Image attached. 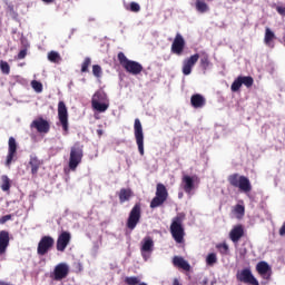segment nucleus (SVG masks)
<instances>
[{
  "label": "nucleus",
  "instance_id": "obj_1",
  "mask_svg": "<svg viewBox=\"0 0 285 285\" xmlns=\"http://www.w3.org/2000/svg\"><path fill=\"white\" fill-rule=\"evenodd\" d=\"M185 218H186V215L178 214L175 218H173V222L170 225L171 237L175 239L177 244L184 243V236L186 235V232H184Z\"/></svg>",
  "mask_w": 285,
  "mask_h": 285
},
{
  "label": "nucleus",
  "instance_id": "obj_2",
  "mask_svg": "<svg viewBox=\"0 0 285 285\" xmlns=\"http://www.w3.org/2000/svg\"><path fill=\"white\" fill-rule=\"evenodd\" d=\"M91 107L94 110H97V112H106V110L110 108L108 95L102 90L96 91L91 98Z\"/></svg>",
  "mask_w": 285,
  "mask_h": 285
},
{
  "label": "nucleus",
  "instance_id": "obj_3",
  "mask_svg": "<svg viewBox=\"0 0 285 285\" xmlns=\"http://www.w3.org/2000/svg\"><path fill=\"white\" fill-rule=\"evenodd\" d=\"M118 60L120 66H122V68H125V70L130 75H140L144 70V66H141V63L128 60L124 52L118 53Z\"/></svg>",
  "mask_w": 285,
  "mask_h": 285
},
{
  "label": "nucleus",
  "instance_id": "obj_4",
  "mask_svg": "<svg viewBox=\"0 0 285 285\" xmlns=\"http://www.w3.org/2000/svg\"><path fill=\"white\" fill-rule=\"evenodd\" d=\"M228 181L230 186H234V188H239L240 193H250V190H253L250 180L246 176L234 174L228 177Z\"/></svg>",
  "mask_w": 285,
  "mask_h": 285
},
{
  "label": "nucleus",
  "instance_id": "obj_5",
  "mask_svg": "<svg viewBox=\"0 0 285 285\" xmlns=\"http://www.w3.org/2000/svg\"><path fill=\"white\" fill-rule=\"evenodd\" d=\"M166 199H168V189H166L164 184L159 183L156 187V196L150 203V208H159V206H161Z\"/></svg>",
  "mask_w": 285,
  "mask_h": 285
},
{
  "label": "nucleus",
  "instance_id": "obj_6",
  "mask_svg": "<svg viewBox=\"0 0 285 285\" xmlns=\"http://www.w3.org/2000/svg\"><path fill=\"white\" fill-rule=\"evenodd\" d=\"M199 186V177L196 175H184L181 178V188L187 195H193V190H196Z\"/></svg>",
  "mask_w": 285,
  "mask_h": 285
},
{
  "label": "nucleus",
  "instance_id": "obj_7",
  "mask_svg": "<svg viewBox=\"0 0 285 285\" xmlns=\"http://www.w3.org/2000/svg\"><path fill=\"white\" fill-rule=\"evenodd\" d=\"M81 159H83V149L81 146L75 145L70 150L69 168L71 170H77V166L81 164Z\"/></svg>",
  "mask_w": 285,
  "mask_h": 285
},
{
  "label": "nucleus",
  "instance_id": "obj_8",
  "mask_svg": "<svg viewBox=\"0 0 285 285\" xmlns=\"http://www.w3.org/2000/svg\"><path fill=\"white\" fill-rule=\"evenodd\" d=\"M153 250H155V240H153V237L146 236L140 242V253L145 262H148V259H150Z\"/></svg>",
  "mask_w": 285,
  "mask_h": 285
},
{
  "label": "nucleus",
  "instance_id": "obj_9",
  "mask_svg": "<svg viewBox=\"0 0 285 285\" xmlns=\"http://www.w3.org/2000/svg\"><path fill=\"white\" fill-rule=\"evenodd\" d=\"M134 135L139 154L144 156V127L141 126V121L138 118L135 119Z\"/></svg>",
  "mask_w": 285,
  "mask_h": 285
},
{
  "label": "nucleus",
  "instance_id": "obj_10",
  "mask_svg": "<svg viewBox=\"0 0 285 285\" xmlns=\"http://www.w3.org/2000/svg\"><path fill=\"white\" fill-rule=\"evenodd\" d=\"M140 219H141V205L136 204L129 214V217L127 220V228H129L130 230H135Z\"/></svg>",
  "mask_w": 285,
  "mask_h": 285
},
{
  "label": "nucleus",
  "instance_id": "obj_11",
  "mask_svg": "<svg viewBox=\"0 0 285 285\" xmlns=\"http://www.w3.org/2000/svg\"><path fill=\"white\" fill-rule=\"evenodd\" d=\"M58 119L65 130L63 135H68V108L63 101L58 104Z\"/></svg>",
  "mask_w": 285,
  "mask_h": 285
},
{
  "label": "nucleus",
  "instance_id": "obj_12",
  "mask_svg": "<svg viewBox=\"0 0 285 285\" xmlns=\"http://www.w3.org/2000/svg\"><path fill=\"white\" fill-rule=\"evenodd\" d=\"M55 246V238L51 236H43L38 244V255H46L50 248Z\"/></svg>",
  "mask_w": 285,
  "mask_h": 285
},
{
  "label": "nucleus",
  "instance_id": "obj_13",
  "mask_svg": "<svg viewBox=\"0 0 285 285\" xmlns=\"http://www.w3.org/2000/svg\"><path fill=\"white\" fill-rule=\"evenodd\" d=\"M237 279L239 282H244V284H250V285H259V282H257V278L253 276V273L250 269L245 268L237 273Z\"/></svg>",
  "mask_w": 285,
  "mask_h": 285
},
{
  "label": "nucleus",
  "instance_id": "obj_14",
  "mask_svg": "<svg viewBox=\"0 0 285 285\" xmlns=\"http://www.w3.org/2000/svg\"><path fill=\"white\" fill-rule=\"evenodd\" d=\"M69 271L70 268L68 267V264L60 263L55 267L53 278L56 282H61V279H66V277H68Z\"/></svg>",
  "mask_w": 285,
  "mask_h": 285
},
{
  "label": "nucleus",
  "instance_id": "obj_15",
  "mask_svg": "<svg viewBox=\"0 0 285 285\" xmlns=\"http://www.w3.org/2000/svg\"><path fill=\"white\" fill-rule=\"evenodd\" d=\"M184 46H186L184 37L180 33H177L171 45V52L178 56L181 55V52H184Z\"/></svg>",
  "mask_w": 285,
  "mask_h": 285
},
{
  "label": "nucleus",
  "instance_id": "obj_16",
  "mask_svg": "<svg viewBox=\"0 0 285 285\" xmlns=\"http://www.w3.org/2000/svg\"><path fill=\"white\" fill-rule=\"evenodd\" d=\"M199 61V53L193 55L190 58L183 62V73L188 76L193 72V67Z\"/></svg>",
  "mask_w": 285,
  "mask_h": 285
},
{
  "label": "nucleus",
  "instance_id": "obj_17",
  "mask_svg": "<svg viewBox=\"0 0 285 285\" xmlns=\"http://www.w3.org/2000/svg\"><path fill=\"white\" fill-rule=\"evenodd\" d=\"M31 128H36L39 132L47 134L50 131V124L43 118H38L31 122Z\"/></svg>",
  "mask_w": 285,
  "mask_h": 285
},
{
  "label": "nucleus",
  "instance_id": "obj_18",
  "mask_svg": "<svg viewBox=\"0 0 285 285\" xmlns=\"http://www.w3.org/2000/svg\"><path fill=\"white\" fill-rule=\"evenodd\" d=\"M70 233L68 232H63L57 240V250H59L60 253H63V250H66V248L68 247V245L70 244Z\"/></svg>",
  "mask_w": 285,
  "mask_h": 285
},
{
  "label": "nucleus",
  "instance_id": "obj_19",
  "mask_svg": "<svg viewBox=\"0 0 285 285\" xmlns=\"http://www.w3.org/2000/svg\"><path fill=\"white\" fill-rule=\"evenodd\" d=\"M17 155V140L14 137L9 138V149L7 155V166H10L12 164V159H14V156Z\"/></svg>",
  "mask_w": 285,
  "mask_h": 285
},
{
  "label": "nucleus",
  "instance_id": "obj_20",
  "mask_svg": "<svg viewBox=\"0 0 285 285\" xmlns=\"http://www.w3.org/2000/svg\"><path fill=\"white\" fill-rule=\"evenodd\" d=\"M8 246H10V234L6 230L0 232V255L6 253Z\"/></svg>",
  "mask_w": 285,
  "mask_h": 285
},
{
  "label": "nucleus",
  "instance_id": "obj_21",
  "mask_svg": "<svg viewBox=\"0 0 285 285\" xmlns=\"http://www.w3.org/2000/svg\"><path fill=\"white\" fill-rule=\"evenodd\" d=\"M242 237H244V227H242V225H237L230 230L229 238L234 244H237Z\"/></svg>",
  "mask_w": 285,
  "mask_h": 285
},
{
  "label": "nucleus",
  "instance_id": "obj_22",
  "mask_svg": "<svg viewBox=\"0 0 285 285\" xmlns=\"http://www.w3.org/2000/svg\"><path fill=\"white\" fill-rule=\"evenodd\" d=\"M256 269L264 277V279H268L271 277V266L266 262H259L256 265Z\"/></svg>",
  "mask_w": 285,
  "mask_h": 285
},
{
  "label": "nucleus",
  "instance_id": "obj_23",
  "mask_svg": "<svg viewBox=\"0 0 285 285\" xmlns=\"http://www.w3.org/2000/svg\"><path fill=\"white\" fill-rule=\"evenodd\" d=\"M273 41H275V32H273V30H271V28L266 27L264 43L268 48H275V43Z\"/></svg>",
  "mask_w": 285,
  "mask_h": 285
},
{
  "label": "nucleus",
  "instance_id": "obj_24",
  "mask_svg": "<svg viewBox=\"0 0 285 285\" xmlns=\"http://www.w3.org/2000/svg\"><path fill=\"white\" fill-rule=\"evenodd\" d=\"M190 104L193 108H204V106H206V98L199 94H196L191 96Z\"/></svg>",
  "mask_w": 285,
  "mask_h": 285
},
{
  "label": "nucleus",
  "instance_id": "obj_25",
  "mask_svg": "<svg viewBox=\"0 0 285 285\" xmlns=\"http://www.w3.org/2000/svg\"><path fill=\"white\" fill-rule=\"evenodd\" d=\"M42 164L43 163H41V160H39L37 156L35 155L30 156L29 166L31 167L32 175H37L39 173V168H41Z\"/></svg>",
  "mask_w": 285,
  "mask_h": 285
},
{
  "label": "nucleus",
  "instance_id": "obj_26",
  "mask_svg": "<svg viewBox=\"0 0 285 285\" xmlns=\"http://www.w3.org/2000/svg\"><path fill=\"white\" fill-rule=\"evenodd\" d=\"M174 266H177L178 268H183V271H190V264L184 257L175 256L173 259Z\"/></svg>",
  "mask_w": 285,
  "mask_h": 285
},
{
  "label": "nucleus",
  "instance_id": "obj_27",
  "mask_svg": "<svg viewBox=\"0 0 285 285\" xmlns=\"http://www.w3.org/2000/svg\"><path fill=\"white\" fill-rule=\"evenodd\" d=\"M130 197H132V190L131 189H129V188L120 189L119 200H120L121 204H124L125 202H129Z\"/></svg>",
  "mask_w": 285,
  "mask_h": 285
},
{
  "label": "nucleus",
  "instance_id": "obj_28",
  "mask_svg": "<svg viewBox=\"0 0 285 285\" xmlns=\"http://www.w3.org/2000/svg\"><path fill=\"white\" fill-rule=\"evenodd\" d=\"M196 10L198 12H208L210 10V8H208V4L202 0H196Z\"/></svg>",
  "mask_w": 285,
  "mask_h": 285
},
{
  "label": "nucleus",
  "instance_id": "obj_29",
  "mask_svg": "<svg viewBox=\"0 0 285 285\" xmlns=\"http://www.w3.org/2000/svg\"><path fill=\"white\" fill-rule=\"evenodd\" d=\"M245 213H246V208L244 207V205L235 206L234 214L236 215L237 219H242Z\"/></svg>",
  "mask_w": 285,
  "mask_h": 285
},
{
  "label": "nucleus",
  "instance_id": "obj_30",
  "mask_svg": "<svg viewBox=\"0 0 285 285\" xmlns=\"http://www.w3.org/2000/svg\"><path fill=\"white\" fill-rule=\"evenodd\" d=\"M125 283L127 285H139L141 284V279L139 278V276H127L125 278Z\"/></svg>",
  "mask_w": 285,
  "mask_h": 285
},
{
  "label": "nucleus",
  "instance_id": "obj_31",
  "mask_svg": "<svg viewBox=\"0 0 285 285\" xmlns=\"http://www.w3.org/2000/svg\"><path fill=\"white\" fill-rule=\"evenodd\" d=\"M48 59L51 63H59V61H61V56L57 51H51L48 53Z\"/></svg>",
  "mask_w": 285,
  "mask_h": 285
},
{
  "label": "nucleus",
  "instance_id": "obj_32",
  "mask_svg": "<svg viewBox=\"0 0 285 285\" xmlns=\"http://www.w3.org/2000/svg\"><path fill=\"white\" fill-rule=\"evenodd\" d=\"M240 82L243 86H246V88H250L254 83L253 77L250 76H239Z\"/></svg>",
  "mask_w": 285,
  "mask_h": 285
},
{
  "label": "nucleus",
  "instance_id": "obj_33",
  "mask_svg": "<svg viewBox=\"0 0 285 285\" xmlns=\"http://www.w3.org/2000/svg\"><path fill=\"white\" fill-rule=\"evenodd\" d=\"M1 180V190H3V193H8V190H10V178L8 176H2Z\"/></svg>",
  "mask_w": 285,
  "mask_h": 285
},
{
  "label": "nucleus",
  "instance_id": "obj_34",
  "mask_svg": "<svg viewBox=\"0 0 285 285\" xmlns=\"http://www.w3.org/2000/svg\"><path fill=\"white\" fill-rule=\"evenodd\" d=\"M206 264L207 266H215L217 264V254L210 253L206 257Z\"/></svg>",
  "mask_w": 285,
  "mask_h": 285
},
{
  "label": "nucleus",
  "instance_id": "obj_35",
  "mask_svg": "<svg viewBox=\"0 0 285 285\" xmlns=\"http://www.w3.org/2000/svg\"><path fill=\"white\" fill-rule=\"evenodd\" d=\"M0 70L2 75H10V65L7 61L0 60Z\"/></svg>",
  "mask_w": 285,
  "mask_h": 285
},
{
  "label": "nucleus",
  "instance_id": "obj_36",
  "mask_svg": "<svg viewBox=\"0 0 285 285\" xmlns=\"http://www.w3.org/2000/svg\"><path fill=\"white\" fill-rule=\"evenodd\" d=\"M242 78L238 77L236 80H234V82L232 83V92H237L239 90V88H242Z\"/></svg>",
  "mask_w": 285,
  "mask_h": 285
},
{
  "label": "nucleus",
  "instance_id": "obj_37",
  "mask_svg": "<svg viewBox=\"0 0 285 285\" xmlns=\"http://www.w3.org/2000/svg\"><path fill=\"white\" fill-rule=\"evenodd\" d=\"M31 87L33 88V90H36L37 92H43V85H41V82L37 81V80H32L31 81Z\"/></svg>",
  "mask_w": 285,
  "mask_h": 285
},
{
  "label": "nucleus",
  "instance_id": "obj_38",
  "mask_svg": "<svg viewBox=\"0 0 285 285\" xmlns=\"http://www.w3.org/2000/svg\"><path fill=\"white\" fill-rule=\"evenodd\" d=\"M216 248H218L219 253H222V255H227L228 254V244L223 243V244H218L216 246Z\"/></svg>",
  "mask_w": 285,
  "mask_h": 285
},
{
  "label": "nucleus",
  "instance_id": "obj_39",
  "mask_svg": "<svg viewBox=\"0 0 285 285\" xmlns=\"http://www.w3.org/2000/svg\"><path fill=\"white\" fill-rule=\"evenodd\" d=\"M90 58H86L81 66V72H88V67L90 66Z\"/></svg>",
  "mask_w": 285,
  "mask_h": 285
},
{
  "label": "nucleus",
  "instance_id": "obj_40",
  "mask_svg": "<svg viewBox=\"0 0 285 285\" xmlns=\"http://www.w3.org/2000/svg\"><path fill=\"white\" fill-rule=\"evenodd\" d=\"M92 72L95 77H101V67L99 65H94Z\"/></svg>",
  "mask_w": 285,
  "mask_h": 285
},
{
  "label": "nucleus",
  "instance_id": "obj_41",
  "mask_svg": "<svg viewBox=\"0 0 285 285\" xmlns=\"http://www.w3.org/2000/svg\"><path fill=\"white\" fill-rule=\"evenodd\" d=\"M139 10H141V7L139 6V3H137V2H131L130 3V11L131 12H139Z\"/></svg>",
  "mask_w": 285,
  "mask_h": 285
},
{
  "label": "nucleus",
  "instance_id": "obj_42",
  "mask_svg": "<svg viewBox=\"0 0 285 285\" xmlns=\"http://www.w3.org/2000/svg\"><path fill=\"white\" fill-rule=\"evenodd\" d=\"M12 219V215H6L0 218V224H6V222H10Z\"/></svg>",
  "mask_w": 285,
  "mask_h": 285
},
{
  "label": "nucleus",
  "instance_id": "obj_43",
  "mask_svg": "<svg viewBox=\"0 0 285 285\" xmlns=\"http://www.w3.org/2000/svg\"><path fill=\"white\" fill-rule=\"evenodd\" d=\"M26 55H28V51L26 49L21 50L18 53V59H26Z\"/></svg>",
  "mask_w": 285,
  "mask_h": 285
},
{
  "label": "nucleus",
  "instance_id": "obj_44",
  "mask_svg": "<svg viewBox=\"0 0 285 285\" xmlns=\"http://www.w3.org/2000/svg\"><path fill=\"white\" fill-rule=\"evenodd\" d=\"M276 11H277L278 14H281L282 17H285V7H276Z\"/></svg>",
  "mask_w": 285,
  "mask_h": 285
},
{
  "label": "nucleus",
  "instance_id": "obj_45",
  "mask_svg": "<svg viewBox=\"0 0 285 285\" xmlns=\"http://www.w3.org/2000/svg\"><path fill=\"white\" fill-rule=\"evenodd\" d=\"M202 66H208V58H203L200 60Z\"/></svg>",
  "mask_w": 285,
  "mask_h": 285
},
{
  "label": "nucleus",
  "instance_id": "obj_46",
  "mask_svg": "<svg viewBox=\"0 0 285 285\" xmlns=\"http://www.w3.org/2000/svg\"><path fill=\"white\" fill-rule=\"evenodd\" d=\"M97 135H99V137H101V135H104V130L98 129V130H97Z\"/></svg>",
  "mask_w": 285,
  "mask_h": 285
},
{
  "label": "nucleus",
  "instance_id": "obj_47",
  "mask_svg": "<svg viewBox=\"0 0 285 285\" xmlns=\"http://www.w3.org/2000/svg\"><path fill=\"white\" fill-rule=\"evenodd\" d=\"M43 3H52L55 0H42Z\"/></svg>",
  "mask_w": 285,
  "mask_h": 285
},
{
  "label": "nucleus",
  "instance_id": "obj_48",
  "mask_svg": "<svg viewBox=\"0 0 285 285\" xmlns=\"http://www.w3.org/2000/svg\"><path fill=\"white\" fill-rule=\"evenodd\" d=\"M178 197H179V199H181V197H184V193H179Z\"/></svg>",
  "mask_w": 285,
  "mask_h": 285
},
{
  "label": "nucleus",
  "instance_id": "obj_49",
  "mask_svg": "<svg viewBox=\"0 0 285 285\" xmlns=\"http://www.w3.org/2000/svg\"><path fill=\"white\" fill-rule=\"evenodd\" d=\"M69 86H72V82H69Z\"/></svg>",
  "mask_w": 285,
  "mask_h": 285
},
{
  "label": "nucleus",
  "instance_id": "obj_50",
  "mask_svg": "<svg viewBox=\"0 0 285 285\" xmlns=\"http://www.w3.org/2000/svg\"><path fill=\"white\" fill-rule=\"evenodd\" d=\"M69 86H72V82H69Z\"/></svg>",
  "mask_w": 285,
  "mask_h": 285
},
{
  "label": "nucleus",
  "instance_id": "obj_51",
  "mask_svg": "<svg viewBox=\"0 0 285 285\" xmlns=\"http://www.w3.org/2000/svg\"><path fill=\"white\" fill-rule=\"evenodd\" d=\"M69 86H72V82H69Z\"/></svg>",
  "mask_w": 285,
  "mask_h": 285
}]
</instances>
